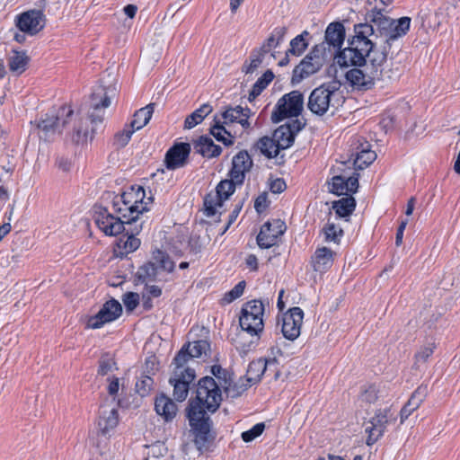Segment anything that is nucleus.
Wrapping results in <instances>:
<instances>
[{
  "label": "nucleus",
  "instance_id": "393cba45",
  "mask_svg": "<svg viewBox=\"0 0 460 460\" xmlns=\"http://www.w3.org/2000/svg\"><path fill=\"white\" fill-rule=\"evenodd\" d=\"M375 34V29L367 21L354 25V36L348 40L349 45L372 50L374 43L368 38Z\"/></svg>",
  "mask_w": 460,
  "mask_h": 460
},
{
  "label": "nucleus",
  "instance_id": "79ce46f5",
  "mask_svg": "<svg viewBox=\"0 0 460 460\" xmlns=\"http://www.w3.org/2000/svg\"><path fill=\"white\" fill-rule=\"evenodd\" d=\"M257 147L268 158L277 157L280 151L273 137H269L260 138L257 142Z\"/></svg>",
  "mask_w": 460,
  "mask_h": 460
},
{
  "label": "nucleus",
  "instance_id": "49530a36",
  "mask_svg": "<svg viewBox=\"0 0 460 460\" xmlns=\"http://www.w3.org/2000/svg\"><path fill=\"white\" fill-rule=\"evenodd\" d=\"M153 260L155 261V263L157 265V267L167 272H172L174 269V262L171 260L168 254L161 250H156L154 252Z\"/></svg>",
  "mask_w": 460,
  "mask_h": 460
},
{
  "label": "nucleus",
  "instance_id": "13d9d810",
  "mask_svg": "<svg viewBox=\"0 0 460 460\" xmlns=\"http://www.w3.org/2000/svg\"><path fill=\"white\" fill-rule=\"evenodd\" d=\"M244 288H245V282L240 281L229 292H227L225 295L223 300L228 304L233 302L234 300L240 297L243 294Z\"/></svg>",
  "mask_w": 460,
  "mask_h": 460
},
{
  "label": "nucleus",
  "instance_id": "412c9836",
  "mask_svg": "<svg viewBox=\"0 0 460 460\" xmlns=\"http://www.w3.org/2000/svg\"><path fill=\"white\" fill-rule=\"evenodd\" d=\"M253 164L252 159L247 151L238 152L232 159V168L229 177L238 185L243 184L245 174L250 172Z\"/></svg>",
  "mask_w": 460,
  "mask_h": 460
},
{
  "label": "nucleus",
  "instance_id": "4468645a",
  "mask_svg": "<svg viewBox=\"0 0 460 460\" xmlns=\"http://www.w3.org/2000/svg\"><path fill=\"white\" fill-rule=\"evenodd\" d=\"M126 233L117 241L114 252L117 257H126L128 253L135 252L140 246V240L136 237L142 230V223L135 222L132 226H128Z\"/></svg>",
  "mask_w": 460,
  "mask_h": 460
},
{
  "label": "nucleus",
  "instance_id": "f257e3e1",
  "mask_svg": "<svg viewBox=\"0 0 460 460\" xmlns=\"http://www.w3.org/2000/svg\"><path fill=\"white\" fill-rule=\"evenodd\" d=\"M222 401L221 388L211 376H205L198 383L196 402H192L188 411L190 425L194 433V443L201 451L210 439L211 420L208 412L214 413Z\"/></svg>",
  "mask_w": 460,
  "mask_h": 460
},
{
  "label": "nucleus",
  "instance_id": "f704fd0d",
  "mask_svg": "<svg viewBox=\"0 0 460 460\" xmlns=\"http://www.w3.org/2000/svg\"><path fill=\"white\" fill-rule=\"evenodd\" d=\"M369 145L366 143L361 145L360 151H357L356 154H352L353 164L355 168L358 170H363L364 168L370 165L376 158V154L368 148Z\"/></svg>",
  "mask_w": 460,
  "mask_h": 460
},
{
  "label": "nucleus",
  "instance_id": "a211bd4d",
  "mask_svg": "<svg viewBox=\"0 0 460 460\" xmlns=\"http://www.w3.org/2000/svg\"><path fill=\"white\" fill-rule=\"evenodd\" d=\"M195 378V371L185 368L184 371H173L169 383L173 386V397L178 402H183L189 394L190 385Z\"/></svg>",
  "mask_w": 460,
  "mask_h": 460
},
{
  "label": "nucleus",
  "instance_id": "aec40b11",
  "mask_svg": "<svg viewBox=\"0 0 460 460\" xmlns=\"http://www.w3.org/2000/svg\"><path fill=\"white\" fill-rule=\"evenodd\" d=\"M277 365L278 363L276 358H259L257 360L252 361L248 366L247 373L245 376L246 382L252 385L260 382L262 375L268 371L274 372V378L278 379L279 374L277 369Z\"/></svg>",
  "mask_w": 460,
  "mask_h": 460
},
{
  "label": "nucleus",
  "instance_id": "9d476101",
  "mask_svg": "<svg viewBox=\"0 0 460 460\" xmlns=\"http://www.w3.org/2000/svg\"><path fill=\"white\" fill-rule=\"evenodd\" d=\"M304 97L298 91H292L282 96L271 114V120L279 123L288 117H297L303 111Z\"/></svg>",
  "mask_w": 460,
  "mask_h": 460
},
{
  "label": "nucleus",
  "instance_id": "5701e85b",
  "mask_svg": "<svg viewBox=\"0 0 460 460\" xmlns=\"http://www.w3.org/2000/svg\"><path fill=\"white\" fill-rule=\"evenodd\" d=\"M190 153V145L179 143L172 146L165 155L166 167L169 170H175L183 167Z\"/></svg>",
  "mask_w": 460,
  "mask_h": 460
},
{
  "label": "nucleus",
  "instance_id": "37998d69",
  "mask_svg": "<svg viewBox=\"0 0 460 460\" xmlns=\"http://www.w3.org/2000/svg\"><path fill=\"white\" fill-rule=\"evenodd\" d=\"M29 58L24 52H13L9 58V68L12 72L21 75L26 70Z\"/></svg>",
  "mask_w": 460,
  "mask_h": 460
},
{
  "label": "nucleus",
  "instance_id": "338daca9",
  "mask_svg": "<svg viewBox=\"0 0 460 460\" xmlns=\"http://www.w3.org/2000/svg\"><path fill=\"white\" fill-rule=\"evenodd\" d=\"M305 123L301 122L298 119H292L289 123L284 124L283 127H288L290 132L294 137L304 128Z\"/></svg>",
  "mask_w": 460,
  "mask_h": 460
},
{
  "label": "nucleus",
  "instance_id": "4d7b16f0",
  "mask_svg": "<svg viewBox=\"0 0 460 460\" xmlns=\"http://www.w3.org/2000/svg\"><path fill=\"white\" fill-rule=\"evenodd\" d=\"M115 365L116 363L112 358L108 356L102 357L99 360L98 374L101 376H106L113 370Z\"/></svg>",
  "mask_w": 460,
  "mask_h": 460
},
{
  "label": "nucleus",
  "instance_id": "c9c22d12",
  "mask_svg": "<svg viewBox=\"0 0 460 460\" xmlns=\"http://www.w3.org/2000/svg\"><path fill=\"white\" fill-rule=\"evenodd\" d=\"M154 103H149L146 107H143L137 111L133 116V119L130 122L129 128L134 131L139 130L144 128L151 119L154 113Z\"/></svg>",
  "mask_w": 460,
  "mask_h": 460
},
{
  "label": "nucleus",
  "instance_id": "f8f14e48",
  "mask_svg": "<svg viewBox=\"0 0 460 460\" xmlns=\"http://www.w3.org/2000/svg\"><path fill=\"white\" fill-rule=\"evenodd\" d=\"M14 24L22 33L35 36L44 29L46 16L40 10L31 9L16 15Z\"/></svg>",
  "mask_w": 460,
  "mask_h": 460
},
{
  "label": "nucleus",
  "instance_id": "423d86ee",
  "mask_svg": "<svg viewBox=\"0 0 460 460\" xmlns=\"http://www.w3.org/2000/svg\"><path fill=\"white\" fill-rule=\"evenodd\" d=\"M328 58V53L324 45H315L294 68L292 84H299L304 79L317 73L325 64Z\"/></svg>",
  "mask_w": 460,
  "mask_h": 460
},
{
  "label": "nucleus",
  "instance_id": "5fc2aeb1",
  "mask_svg": "<svg viewBox=\"0 0 460 460\" xmlns=\"http://www.w3.org/2000/svg\"><path fill=\"white\" fill-rule=\"evenodd\" d=\"M190 358H192L190 351L185 347V345L181 349V350L177 353L175 356L173 361L175 364V369L174 371H184L183 369L184 365L188 362Z\"/></svg>",
  "mask_w": 460,
  "mask_h": 460
},
{
  "label": "nucleus",
  "instance_id": "7ed1b4c3",
  "mask_svg": "<svg viewBox=\"0 0 460 460\" xmlns=\"http://www.w3.org/2000/svg\"><path fill=\"white\" fill-rule=\"evenodd\" d=\"M343 102V96L337 84L324 83L311 92L307 108L317 116H323L328 111L333 114Z\"/></svg>",
  "mask_w": 460,
  "mask_h": 460
},
{
  "label": "nucleus",
  "instance_id": "20e7f679",
  "mask_svg": "<svg viewBox=\"0 0 460 460\" xmlns=\"http://www.w3.org/2000/svg\"><path fill=\"white\" fill-rule=\"evenodd\" d=\"M145 197L146 192L143 187H131L120 197H116L112 204L113 210L128 220L137 222L139 215L148 210L147 204L152 200L149 197L147 201H145Z\"/></svg>",
  "mask_w": 460,
  "mask_h": 460
},
{
  "label": "nucleus",
  "instance_id": "f03ea898",
  "mask_svg": "<svg viewBox=\"0 0 460 460\" xmlns=\"http://www.w3.org/2000/svg\"><path fill=\"white\" fill-rule=\"evenodd\" d=\"M74 111L70 107H60L56 114H47L39 124V129L44 134L45 138L56 134H62L64 130H69L73 121ZM95 129L88 128V119H79L72 127V132L67 131L71 140L77 145L86 144L93 138Z\"/></svg>",
  "mask_w": 460,
  "mask_h": 460
},
{
  "label": "nucleus",
  "instance_id": "58836bf2",
  "mask_svg": "<svg viewBox=\"0 0 460 460\" xmlns=\"http://www.w3.org/2000/svg\"><path fill=\"white\" fill-rule=\"evenodd\" d=\"M213 111L210 104L205 103L189 115L184 121V128L190 129L199 124Z\"/></svg>",
  "mask_w": 460,
  "mask_h": 460
},
{
  "label": "nucleus",
  "instance_id": "a878e982",
  "mask_svg": "<svg viewBox=\"0 0 460 460\" xmlns=\"http://www.w3.org/2000/svg\"><path fill=\"white\" fill-rule=\"evenodd\" d=\"M330 191L338 196L355 193L358 188V174L345 178L341 175H336L329 182Z\"/></svg>",
  "mask_w": 460,
  "mask_h": 460
},
{
  "label": "nucleus",
  "instance_id": "1a4fd4ad",
  "mask_svg": "<svg viewBox=\"0 0 460 460\" xmlns=\"http://www.w3.org/2000/svg\"><path fill=\"white\" fill-rule=\"evenodd\" d=\"M264 304L261 300H252L244 304L239 322L240 326L252 336L263 331Z\"/></svg>",
  "mask_w": 460,
  "mask_h": 460
},
{
  "label": "nucleus",
  "instance_id": "2f4dec72",
  "mask_svg": "<svg viewBox=\"0 0 460 460\" xmlns=\"http://www.w3.org/2000/svg\"><path fill=\"white\" fill-rule=\"evenodd\" d=\"M335 253L326 247L316 249L312 257L313 268L315 271L323 273L327 271L333 264V256Z\"/></svg>",
  "mask_w": 460,
  "mask_h": 460
},
{
  "label": "nucleus",
  "instance_id": "680f3d73",
  "mask_svg": "<svg viewBox=\"0 0 460 460\" xmlns=\"http://www.w3.org/2000/svg\"><path fill=\"white\" fill-rule=\"evenodd\" d=\"M134 132L135 131L130 128H124L121 132H119L115 135V144L119 147H124L130 140Z\"/></svg>",
  "mask_w": 460,
  "mask_h": 460
},
{
  "label": "nucleus",
  "instance_id": "dca6fc26",
  "mask_svg": "<svg viewBox=\"0 0 460 460\" xmlns=\"http://www.w3.org/2000/svg\"><path fill=\"white\" fill-rule=\"evenodd\" d=\"M121 313V305L111 298L102 305L95 315L88 319L87 327L91 329L101 328L103 324L115 321L120 316Z\"/></svg>",
  "mask_w": 460,
  "mask_h": 460
},
{
  "label": "nucleus",
  "instance_id": "c03bdc74",
  "mask_svg": "<svg viewBox=\"0 0 460 460\" xmlns=\"http://www.w3.org/2000/svg\"><path fill=\"white\" fill-rule=\"evenodd\" d=\"M274 75L270 70H267L253 84L250 94L249 100L256 98L259 96L261 92L269 85V84L273 80Z\"/></svg>",
  "mask_w": 460,
  "mask_h": 460
},
{
  "label": "nucleus",
  "instance_id": "c85d7f7f",
  "mask_svg": "<svg viewBox=\"0 0 460 460\" xmlns=\"http://www.w3.org/2000/svg\"><path fill=\"white\" fill-rule=\"evenodd\" d=\"M155 410L167 422L172 421L178 412V407L175 402L164 394L155 397Z\"/></svg>",
  "mask_w": 460,
  "mask_h": 460
},
{
  "label": "nucleus",
  "instance_id": "09e8293b",
  "mask_svg": "<svg viewBox=\"0 0 460 460\" xmlns=\"http://www.w3.org/2000/svg\"><path fill=\"white\" fill-rule=\"evenodd\" d=\"M185 347L190 351L191 358H199L203 354L207 355L210 349V344L204 340L196 341L191 343L189 342Z\"/></svg>",
  "mask_w": 460,
  "mask_h": 460
},
{
  "label": "nucleus",
  "instance_id": "0eeeda50",
  "mask_svg": "<svg viewBox=\"0 0 460 460\" xmlns=\"http://www.w3.org/2000/svg\"><path fill=\"white\" fill-rule=\"evenodd\" d=\"M354 66V68L347 71L345 75L346 80L358 89H370L374 85L375 80L389 81L397 77L394 72L371 70L367 65L363 66Z\"/></svg>",
  "mask_w": 460,
  "mask_h": 460
},
{
  "label": "nucleus",
  "instance_id": "72a5a7b5",
  "mask_svg": "<svg viewBox=\"0 0 460 460\" xmlns=\"http://www.w3.org/2000/svg\"><path fill=\"white\" fill-rule=\"evenodd\" d=\"M194 149L196 153L207 158L217 157L222 152L221 146L216 145L214 141L207 136L200 137L194 143Z\"/></svg>",
  "mask_w": 460,
  "mask_h": 460
},
{
  "label": "nucleus",
  "instance_id": "052dcab7",
  "mask_svg": "<svg viewBox=\"0 0 460 460\" xmlns=\"http://www.w3.org/2000/svg\"><path fill=\"white\" fill-rule=\"evenodd\" d=\"M451 10L450 6L440 7L435 13V22L433 24L434 29L439 30L442 27L443 22H447V17Z\"/></svg>",
  "mask_w": 460,
  "mask_h": 460
},
{
  "label": "nucleus",
  "instance_id": "ddd939ff",
  "mask_svg": "<svg viewBox=\"0 0 460 460\" xmlns=\"http://www.w3.org/2000/svg\"><path fill=\"white\" fill-rule=\"evenodd\" d=\"M369 51L367 49L349 44L347 48L340 49L334 55V60L341 67L366 66L367 56Z\"/></svg>",
  "mask_w": 460,
  "mask_h": 460
},
{
  "label": "nucleus",
  "instance_id": "864d4df0",
  "mask_svg": "<svg viewBox=\"0 0 460 460\" xmlns=\"http://www.w3.org/2000/svg\"><path fill=\"white\" fill-rule=\"evenodd\" d=\"M264 55L265 54L259 49L252 51L250 57V63L243 66V71L245 72V74H252L262 63Z\"/></svg>",
  "mask_w": 460,
  "mask_h": 460
},
{
  "label": "nucleus",
  "instance_id": "473e14b6",
  "mask_svg": "<svg viewBox=\"0 0 460 460\" xmlns=\"http://www.w3.org/2000/svg\"><path fill=\"white\" fill-rule=\"evenodd\" d=\"M392 47L383 42L379 47L373 46L372 50L367 54V58L369 61L371 70L385 71L382 68L383 65L386 62L388 53Z\"/></svg>",
  "mask_w": 460,
  "mask_h": 460
},
{
  "label": "nucleus",
  "instance_id": "3c124183",
  "mask_svg": "<svg viewBox=\"0 0 460 460\" xmlns=\"http://www.w3.org/2000/svg\"><path fill=\"white\" fill-rule=\"evenodd\" d=\"M154 380L149 375L142 374L136 383V392L142 397L149 394Z\"/></svg>",
  "mask_w": 460,
  "mask_h": 460
},
{
  "label": "nucleus",
  "instance_id": "6e6d98bb",
  "mask_svg": "<svg viewBox=\"0 0 460 460\" xmlns=\"http://www.w3.org/2000/svg\"><path fill=\"white\" fill-rule=\"evenodd\" d=\"M265 429L264 423H257L249 430L243 431L242 433V439L244 442H251L259 436H261Z\"/></svg>",
  "mask_w": 460,
  "mask_h": 460
},
{
  "label": "nucleus",
  "instance_id": "0e129e2a",
  "mask_svg": "<svg viewBox=\"0 0 460 460\" xmlns=\"http://www.w3.org/2000/svg\"><path fill=\"white\" fill-rule=\"evenodd\" d=\"M242 208H243V201H239L234 206V208L233 209V211L230 213V215L228 217L227 224L221 233L222 234H224L226 232V230L229 228V226L236 220Z\"/></svg>",
  "mask_w": 460,
  "mask_h": 460
},
{
  "label": "nucleus",
  "instance_id": "774afa93",
  "mask_svg": "<svg viewBox=\"0 0 460 460\" xmlns=\"http://www.w3.org/2000/svg\"><path fill=\"white\" fill-rule=\"evenodd\" d=\"M286 187L284 180L278 178L270 183V189L272 193H281L285 190Z\"/></svg>",
  "mask_w": 460,
  "mask_h": 460
},
{
  "label": "nucleus",
  "instance_id": "e433bc0d",
  "mask_svg": "<svg viewBox=\"0 0 460 460\" xmlns=\"http://www.w3.org/2000/svg\"><path fill=\"white\" fill-rule=\"evenodd\" d=\"M210 128L211 135L217 140L228 146L234 144V136L226 129V126L220 122L218 116L216 115Z\"/></svg>",
  "mask_w": 460,
  "mask_h": 460
},
{
  "label": "nucleus",
  "instance_id": "de8ad7c7",
  "mask_svg": "<svg viewBox=\"0 0 460 460\" xmlns=\"http://www.w3.org/2000/svg\"><path fill=\"white\" fill-rule=\"evenodd\" d=\"M323 233L326 242H333L334 243H339L341 237L343 234V230L334 223L328 222L323 228Z\"/></svg>",
  "mask_w": 460,
  "mask_h": 460
},
{
  "label": "nucleus",
  "instance_id": "cd10ccee",
  "mask_svg": "<svg viewBox=\"0 0 460 460\" xmlns=\"http://www.w3.org/2000/svg\"><path fill=\"white\" fill-rule=\"evenodd\" d=\"M309 35L310 33L307 31H304L301 34L291 40L289 48L285 53V57L279 62V66L288 65L290 56L300 57L305 51L309 45Z\"/></svg>",
  "mask_w": 460,
  "mask_h": 460
},
{
  "label": "nucleus",
  "instance_id": "9b49d317",
  "mask_svg": "<svg viewBox=\"0 0 460 460\" xmlns=\"http://www.w3.org/2000/svg\"><path fill=\"white\" fill-rule=\"evenodd\" d=\"M95 223L99 229L106 235L115 236L126 230L125 225L132 226L131 220L124 218L122 215L115 217L106 208H99L95 212Z\"/></svg>",
  "mask_w": 460,
  "mask_h": 460
},
{
  "label": "nucleus",
  "instance_id": "7c9ffc66",
  "mask_svg": "<svg viewBox=\"0 0 460 460\" xmlns=\"http://www.w3.org/2000/svg\"><path fill=\"white\" fill-rule=\"evenodd\" d=\"M119 423L118 410L112 408L111 410L103 409L98 420V430L104 437H110Z\"/></svg>",
  "mask_w": 460,
  "mask_h": 460
},
{
  "label": "nucleus",
  "instance_id": "2eb2a0df",
  "mask_svg": "<svg viewBox=\"0 0 460 460\" xmlns=\"http://www.w3.org/2000/svg\"><path fill=\"white\" fill-rule=\"evenodd\" d=\"M286 225L278 219L266 222L257 235V243L261 249H269L278 243L279 238L285 233Z\"/></svg>",
  "mask_w": 460,
  "mask_h": 460
},
{
  "label": "nucleus",
  "instance_id": "a19ab883",
  "mask_svg": "<svg viewBox=\"0 0 460 460\" xmlns=\"http://www.w3.org/2000/svg\"><path fill=\"white\" fill-rule=\"evenodd\" d=\"M356 207L355 199L351 196L342 198L332 203V209L340 217H348L354 211Z\"/></svg>",
  "mask_w": 460,
  "mask_h": 460
},
{
  "label": "nucleus",
  "instance_id": "c756f323",
  "mask_svg": "<svg viewBox=\"0 0 460 460\" xmlns=\"http://www.w3.org/2000/svg\"><path fill=\"white\" fill-rule=\"evenodd\" d=\"M428 392L429 390L427 385H420L412 393L407 403L400 411L401 423H403L404 420L420 406L422 402L425 400Z\"/></svg>",
  "mask_w": 460,
  "mask_h": 460
},
{
  "label": "nucleus",
  "instance_id": "39448f33",
  "mask_svg": "<svg viewBox=\"0 0 460 460\" xmlns=\"http://www.w3.org/2000/svg\"><path fill=\"white\" fill-rule=\"evenodd\" d=\"M117 93L118 87L114 80L102 79L100 84L94 87L88 112V119L92 124L97 125L103 121L104 110L111 105Z\"/></svg>",
  "mask_w": 460,
  "mask_h": 460
},
{
  "label": "nucleus",
  "instance_id": "bf43d9fd",
  "mask_svg": "<svg viewBox=\"0 0 460 460\" xmlns=\"http://www.w3.org/2000/svg\"><path fill=\"white\" fill-rule=\"evenodd\" d=\"M123 304L127 311H133L139 304V296L137 293L128 292L123 295Z\"/></svg>",
  "mask_w": 460,
  "mask_h": 460
},
{
  "label": "nucleus",
  "instance_id": "69168bd1",
  "mask_svg": "<svg viewBox=\"0 0 460 460\" xmlns=\"http://www.w3.org/2000/svg\"><path fill=\"white\" fill-rule=\"evenodd\" d=\"M279 45V43L277 41V40L270 34L269 38L265 40V42L262 44L261 49H259L263 54L268 53L271 49L277 48Z\"/></svg>",
  "mask_w": 460,
  "mask_h": 460
},
{
  "label": "nucleus",
  "instance_id": "6e6552de",
  "mask_svg": "<svg viewBox=\"0 0 460 460\" xmlns=\"http://www.w3.org/2000/svg\"><path fill=\"white\" fill-rule=\"evenodd\" d=\"M396 413L391 408L378 409L368 421L365 422V432L367 434V445H374L385 432L388 425L394 424Z\"/></svg>",
  "mask_w": 460,
  "mask_h": 460
},
{
  "label": "nucleus",
  "instance_id": "b1692460",
  "mask_svg": "<svg viewBox=\"0 0 460 460\" xmlns=\"http://www.w3.org/2000/svg\"><path fill=\"white\" fill-rule=\"evenodd\" d=\"M250 116L251 110L249 108L236 106L227 108L220 114V116H218V119L226 127L234 123H239L243 128L245 129L250 127V123L248 121Z\"/></svg>",
  "mask_w": 460,
  "mask_h": 460
},
{
  "label": "nucleus",
  "instance_id": "4be33fe9",
  "mask_svg": "<svg viewBox=\"0 0 460 460\" xmlns=\"http://www.w3.org/2000/svg\"><path fill=\"white\" fill-rule=\"evenodd\" d=\"M387 10L378 7L376 4L372 6L366 13V21L374 26L375 34L377 38H380L394 24V19L387 16Z\"/></svg>",
  "mask_w": 460,
  "mask_h": 460
},
{
  "label": "nucleus",
  "instance_id": "a18cd8bd",
  "mask_svg": "<svg viewBox=\"0 0 460 460\" xmlns=\"http://www.w3.org/2000/svg\"><path fill=\"white\" fill-rule=\"evenodd\" d=\"M224 200L216 192H210L204 199L205 214L207 217L216 215L217 208L223 206Z\"/></svg>",
  "mask_w": 460,
  "mask_h": 460
},
{
  "label": "nucleus",
  "instance_id": "ea45409f",
  "mask_svg": "<svg viewBox=\"0 0 460 460\" xmlns=\"http://www.w3.org/2000/svg\"><path fill=\"white\" fill-rule=\"evenodd\" d=\"M252 385L246 382L245 377L239 378L238 381L233 383L231 380H227V384H221V387L225 390L227 396L236 398L245 392Z\"/></svg>",
  "mask_w": 460,
  "mask_h": 460
},
{
  "label": "nucleus",
  "instance_id": "8fccbe9b",
  "mask_svg": "<svg viewBox=\"0 0 460 460\" xmlns=\"http://www.w3.org/2000/svg\"><path fill=\"white\" fill-rule=\"evenodd\" d=\"M435 349L436 344L434 342H429L421 346L415 354V365L420 367V365L425 364L429 357L434 353Z\"/></svg>",
  "mask_w": 460,
  "mask_h": 460
},
{
  "label": "nucleus",
  "instance_id": "f3484780",
  "mask_svg": "<svg viewBox=\"0 0 460 460\" xmlns=\"http://www.w3.org/2000/svg\"><path fill=\"white\" fill-rule=\"evenodd\" d=\"M303 319L304 312L300 307L295 306L286 312L282 316L281 332L283 336L289 341L298 338Z\"/></svg>",
  "mask_w": 460,
  "mask_h": 460
},
{
  "label": "nucleus",
  "instance_id": "4c0bfd02",
  "mask_svg": "<svg viewBox=\"0 0 460 460\" xmlns=\"http://www.w3.org/2000/svg\"><path fill=\"white\" fill-rule=\"evenodd\" d=\"M272 137L280 150L290 147L295 141V137L290 132V128L283 127V125L274 131Z\"/></svg>",
  "mask_w": 460,
  "mask_h": 460
},
{
  "label": "nucleus",
  "instance_id": "6ab92c4d",
  "mask_svg": "<svg viewBox=\"0 0 460 460\" xmlns=\"http://www.w3.org/2000/svg\"><path fill=\"white\" fill-rule=\"evenodd\" d=\"M345 40V27L341 22H331L324 33V41L321 44L324 45L328 57L332 58L333 52H338Z\"/></svg>",
  "mask_w": 460,
  "mask_h": 460
},
{
  "label": "nucleus",
  "instance_id": "e2e57ef3",
  "mask_svg": "<svg viewBox=\"0 0 460 460\" xmlns=\"http://www.w3.org/2000/svg\"><path fill=\"white\" fill-rule=\"evenodd\" d=\"M211 373L218 380L217 385H219L220 388H222L221 384H227V372L221 366L214 365L211 367Z\"/></svg>",
  "mask_w": 460,
  "mask_h": 460
},
{
  "label": "nucleus",
  "instance_id": "603ef678",
  "mask_svg": "<svg viewBox=\"0 0 460 460\" xmlns=\"http://www.w3.org/2000/svg\"><path fill=\"white\" fill-rule=\"evenodd\" d=\"M235 185L238 184L231 178L230 180L221 181L217 186L215 192L225 201L234 193Z\"/></svg>",
  "mask_w": 460,
  "mask_h": 460
},
{
  "label": "nucleus",
  "instance_id": "bb28decb",
  "mask_svg": "<svg viewBox=\"0 0 460 460\" xmlns=\"http://www.w3.org/2000/svg\"><path fill=\"white\" fill-rule=\"evenodd\" d=\"M411 18L404 16L400 19L394 21V24L391 25L385 33H384L380 39L383 42L392 47L393 43L398 39L405 36L410 30Z\"/></svg>",
  "mask_w": 460,
  "mask_h": 460
}]
</instances>
